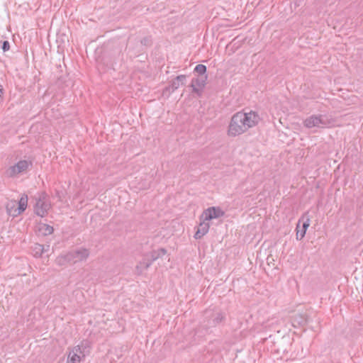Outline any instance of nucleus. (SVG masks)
<instances>
[{
	"mask_svg": "<svg viewBox=\"0 0 363 363\" xmlns=\"http://www.w3.org/2000/svg\"><path fill=\"white\" fill-rule=\"evenodd\" d=\"M303 125L307 128H326L335 125V120L330 115L313 114L303 121Z\"/></svg>",
	"mask_w": 363,
	"mask_h": 363,
	"instance_id": "f257e3e1",
	"label": "nucleus"
},
{
	"mask_svg": "<svg viewBox=\"0 0 363 363\" xmlns=\"http://www.w3.org/2000/svg\"><path fill=\"white\" fill-rule=\"evenodd\" d=\"M241 116L242 111H239L232 116L228 130L229 135L237 136L245 133L242 126Z\"/></svg>",
	"mask_w": 363,
	"mask_h": 363,
	"instance_id": "f03ea898",
	"label": "nucleus"
},
{
	"mask_svg": "<svg viewBox=\"0 0 363 363\" xmlns=\"http://www.w3.org/2000/svg\"><path fill=\"white\" fill-rule=\"evenodd\" d=\"M50 208V204L48 201V195L46 193L42 192L39 195L35 205V212L38 216L44 217L47 214Z\"/></svg>",
	"mask_w": 363,
	"mask_h": 363,
	"instance_id": "7ed1b4c3",
	"label": "nucleus"
},
{
	"mask_svg": "<svg viewBox=\"0 0 363 363\" xmlns=\"http://www.w3.org/2000/svg\"><path fill=\"white\" fill-rule=\"evenodd\" d=\"M68 256V261L70 263L74 264L78 262L86 260L90 255V252L88 249L81 247L74 250L67 252Z\"/></svg>",
	"mask_w": 363,
	"mask_h": 363,
	"instance_id": "20e7f679",
	"label": "nucleus"
},
{
	"mask_svg": "<svg viewBox=\"0 0 363 363\" xmlns=\"http://www.w3.org/2000/svg\"><path fill=\"white\" fill-rule=\"evenodd\" d=\"M311 223V217L308 212L304 213L301 218L298 220L296 227V239L301 240L304 238L307 228L309 227Z\"/></svg>",
	"mask_w": 363,
	"mask_h": 363,
	"instance_id": "39448f33",
	"label": "nucleus"
},
{
	"mask_svg": "<svg viewBox=\"0 0 363 363\" xmlns=\"http://www.w3.org/2000/svg\"><path fill=\"white\" fill-rule=\"evenodd\" d=\"M31 164L32 163L30 162H28L27 160H21L18 162L16 164L9 167L6 170L5 174L8 177H13L18 174L26 171L29 165Z\"/></svg>",
	"mask_w": 363,
	"mask_h": 363,
	"instance_id": "423d86ee",
	"label": "nucleus"
},
{
	"mask_svg": "<svg viewBox=\"0 0 363 363\" xmlns=\"http://www.w3.org/2000/svg\"><path fill=\"white\" fill-rule=\"evenodd\" d=\"M224 215V211L219 207H210L206 209L201 216V219L204 221H209L214 218H218Z\"/></svg>",
	"mask_w": 363,
	"mask_h": 363,
	"instance_id": "0eeeda50",
	"label": "nucleus"
},
{
	"mask_svg": "<svg viewBox=\"0 0 363 363\" xmlns=\"http://www.w3.org/2000/svg\"><path fill=\"white\" fill-rule=\"evenodd\" d=\"M205 318L208 319L207 325L208 327H213L222 322L224 315L220 311L207 310L205 312Z\"/></svg>",
	"mask_w": 363,
	"mask_h": 363,
	"instance_id": "6e6552de",
	"label": "nucleus"
},
{
	"mask_svg": "<svg viewBox=\"0 0 363 363\" xmlns=\"http://www.w3.org/2000/svg\"><path fill=\"white\" fill-rule=\"evenodd\" d=\"M207 76H197L191 79V86L193 92L200 95L206 86Z\"/></svg>",
	"mask_w": 363,
	"mask_h": 363,
	"instance_id": "1a4fd4ad",
	"label": "nucleus"
},
{
	"mask_svg": "<svg viewBox=\"0 0 363 363\" xmlns=\"http://www.w3.org/2000/svg\"><path fill=\"white\" fill-rule=\"evenodd\" d=\"M90 345L87 340H83L81 343L75 346L71 352L76 354L77 355H81L84 357L89 353Z\"/></svg>",
	"mask_w": 363,
	"mask_h": 363,
	"instance_id": "9d476101",
	"label": "nucleus"
},
{
	"mask_svg": "<svg viewBox=\"0 0 363 363\" xmlns=\"http://www.w3.org/2000/svg\"><path fill=\"white\" fill-rule=\"evenodd\" d=\"M244 118L249 129L257 125L260 120L259 115L252 111L244 112Z\"/></svg>",
	"mask_w": 363,
	"mask_h": 363,
	"instance_id": "9b49d317",
	"label": "nucleus"
},
{
	"mask_svg": "<svg viewBox=\"0 0 363 363\" xmlns=\"http://www.w3.org/2000/svg\"><path fill=\"white\" fill-rule=\"evenodd\" d=\"M152 262L149 257L148 254H145L142 260H140L135 267V271L138 274H142L143 272L145 269H147Z\"/></svg>",
	"mask_w": 363,
	"mask_h": 363,
	"instance_id": "f8f14e48",
	"label": "nucleus"
},
{
	"mask_svg": "<svg viewBox=\"0 0 363 363\" xmlns=\"http://www.w3.org/2000/svg\"><path fill=\"white\" fill-rule=\"evenodd\" d=\"M202 221L200 223L198 229L194 234V238L196 239H200L203 235H205L209 230V223L208 221H204L203 220H201Z\"/></svg>",
	"mask_w": 363,
	"mask_h": 363,
	"instance_id": "ddd939ff",
	"label": "nucleus"
},
{
	"mask_svg": "<svg viewBox=\"0 0 363 363\" xmlns=\"http://www.w3.org/2000/svg\"><path fill=\"white\" fill-rule=\"evenodd\" d=\"M54 231V228L52 226L45 224V223H40L38 225V232L39 234L46 236L51 235Z\"/></svg>",
	"mask_w": 363,
	"mask_h": 363,
	"instance_id": "4468645a",
	"label": "nucleus"
},
{
	"mask_svg": "<svg viewBox=\"0 0 363 363\" xmlns=\"http://www.w3.org/2000/svg\"><path fill=\"white\" fill-rule=\"evenodd\" d=\"M167 250L164 248H160L157 250H152L150 252L147 253L149 255V257L152 262L157 260V259L162 257L164 255H166Z\"/></svg>",
	"mask_w": 363,
	"mask_h": 363,
	"instance_id": "2eb2a0df",
	"label": "nucleus"
},
{
	"mask_svg": "<svg viewBox=\"0 0 363 363\" xmlns=\"http://www.w3.org/2000/svg\"><path fill=\"white\" fill-rule=\"evenodd\" d=\"M292 322L294 324L304 325L308 322V317L305 314L298 313L293 316Z\"/></svg>",
	"mask_w": 363,
	"mask_h": 363,
	"instance_id": "dca6fc26",
	"label": "nucleus"
},
{
	"mask_svg": "<svg viewBox=\"0 0 363 363\" xmlns=\"http://www.w3.org/2000/svg\"><path fill=\"white\" fill-rule=\"evenodd\" d=\"M27 203H28L27 196L26 195L23 196L18 201V206L17 209L15 210V212L17 211V214H20L22 212H23L27 207Z\"/></svg>",
	"mask_w": 363,
	"mask_h": 363,
	"instance_id": "f3484780",
	"label": "nucleus"
},
{
	"mask_svg": "<svg viewBox=\"0 0 363 363\" xmlns=\"http://www.w3.org/2000/svg\"><path fill=\"white\" fill-rule=\"evenodd\" d=\"M176 81L179 82L182 80V75H179L176 77ZM179 86V82H177L174 81L172 84V85L167 86L165 88V89L163 91V94L165 95L167 93L173 92L175 89H177Z\"/></svg>",
	"mask_w": 363,
	"mask_h": 363,
	"instance_id": "a211bd4d",
	"label": "nucleus"
},
{
	"mask_svg": "<svg viewBox=\"0 0 363 363\" xmlns=\"http://www.w3.org/2000/svg\"><path fill=\"white\" fill-rule=\"evenodd\" d=\"M55 262L58 266H63L68 263H70V261H68V256L67 254L66 253L65 255H59L56 258Z\"/></svg>",
	"mask_w": 363,
	"mask_h": 363,
	"instance_id": "6ab92c4d",
	"label": "nucleus"
},
{
	"mask_svg": "<svg viewBox=\"0 0 363 363\" xmlns=\"http://www.w3.org/2000/svg\"><path fill=\"white\" fill-rule=\"evenodd\" d=\"M194 72L196 73L198 76H207L206 74V67L201 64L197 65L194 69Z\"/></svg>",
	"mask_w": 363,
	"mask_h": 363,
	"instance_id": "aec40b11",
	"label": "nucleus"
},
{
	"mask_svg": "<svg viewBox=\"0 0 363 363\" xmlns=\"http://www.w3.org/2000/svg\"><path fill=\"white\" fill-rule=\"evenodd\" d=\"M81 361V357L79 355H77L76 354H73L72 352H69L67 363H79Z\"/></svg>",
	"mask_w": 363,
	"mask_h": 363,
	"instance_id": "412c9836",
	"label": "nucleus"
},
{
	"mask_svg": "<svg viewBox=\"0 0 363 363\" xmlns=\"http://www.w3.org/2000/svg\"><path fill=\"white\" fill-rule=\"evenodd\" d=\"M35 256H41L44 253V245L40 244H35Z\"/></svg>",
	"mask_w": 363,
	"mask_h": 363,
	"instance_id": "4be33fe9",
	"label": "nucleus"
},
{
	"mask_svg": "<svg viewBox=\"0 0 363 363\" xmlns=\"http://www.w3.org/2000/svg\"><path fill=\"white\" fill-rule=\"evenodd\" d=\"M242 119V126L244 130V132H246L249 128L247 127V123H246L245 118H244V111H242V116L240 117Z\"/></svg>",
	"mask_w": 363,
	"mask_h": 363,
	"instance_id": "5701e85b",
	"label": "nucleus"
},
{
	"mask_svg": "<svg viewBox=\"0 0 363 363\" xmlns=\"http://www.w3.org/2000/svg\"><path fill=\"white\" fill-rule=\"evenodd\" d=\"M1 49L3 50L4 52L8 51L10 49V44H9V41L5 40L3 42L2 45H1Z\"/></svg>",
	"mask_w": 363,
	"mask_h": 363,
	"instance_id": "b1692460",
	"label": "nucleus"
},
{
	"mask_svg": "<svg viewBox=\"0 0 363 363\" xmlns=\"http://www.w3.org/2000/svg\"><path fill=\"white\" fill-rule=\"evenodd\" d=\"M150 39L147 37L143 38L141 40V43L145 45H149L150 44Z\"/></svg>",
	"mask_w": 363,
	"mask_h": 363,
	"instance_id": "393cba45",
	"label": "nucleus"
},
{
	"mask_svg": "<svg viewBox=\"0 0 363 363\" xmlns=\"http://www.w3.org/2000/svg\"><path fill=\"white\" fill-rule=\"evenodd\" d=\"M3 93H4V89H3V86L1 85H0V99H1V96L3 95Z\"/></svg>",
	"mask_w": 363,
	"mask_h": 363,
	"instance_id": "a878e982",
	"label": "nucleus"
},
{
	"mask_svg": "<svg viewBox=\"0 0 363 363\" xmlns=\"http://www.w3.org/2000/svg\"><path fill=\"white\" fill-rule=\"evenodd\" d=\"M9 204H8V206H6V208H7V211H9V213L11 214V211L9 210Z\"/></svg>",
	"mask_w": 363,
	"mask_h": 363,
	"instance_id": "bb28decb",
	"label": "nucleus"
}]
</instances>
